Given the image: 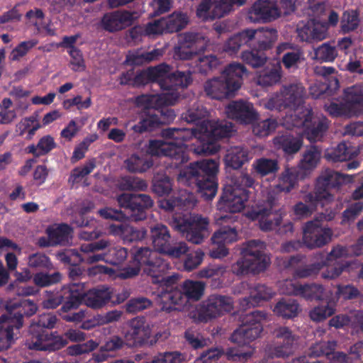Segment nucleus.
Here are the masks:
<instances>
[{
	"label": "nucleus",
	"instance_id": "nucleus-1",
	"mask_svg": "<svg viewBox=\"0 0 363 363\" xmlns=\"http://www.w3.org/2000/svg\"><path fill=\"white\" fill-rule=\"evenodd\" d=\"M218 163L212 159H204L190 163L180 169L179 183L187 186L200 194L204 200H212L218 191L217 173Z\"/></svg>",
	"mask_w": 363,
	"mask_h": 363
},
{
	"label": "nucleus",
	"instance_id": "nucleus-2",
	"mask_svg": "<svg viewBox=\"0 0 363 363\" xmlns=\"http://www.w3.org/2000/svg\"><path fill=\"white\" fill-rule=\"evenodd\" d=\"M192 82L191 72L174 69L172 66L160 63V125L169 124L176 116L169 108L180 96L179 89L186 88Z\"/></svg>",
	"mask_w": 363,
	"mask_h": 363
},
{
	"label": "nucleus",
	"instance_id": "nucleus-3",
	"mask_svg": "<svg viewBox=\"0 0 363 363\" xmlns=\"http://www.w3.org/2000/svg\"><path fill=\"white\" fill-rule=\"evenodd\" d=\"M117 201L121 208L128 211L127 213L111 208H104L99 211V215L106 219L139 222L146 219V210L153 205L150 196L143 194L123 193L117 197Z\"/></svg>",
	"mask_w": 363,
	"mask_h": 363
},
{
	"label": "nucleus",
	"instance_id": "nucleus-4",
	"mask_svg": "<svg viewBox=\"0 0 363 363\" xmlns=\"http://www.w3.org/2000/svg\"><path fill=\"white\" fill-rule=\"evenodd\" d=\"M246 67L241 63L229 64L220 76L207 80L203 86L206 95L211 99L222 100L235 96L241 87Z\"/></svg>",
	"mask_w": 363,
	"mask_h": 363
},
{
	"label": "nucleus",
	"instance_id": "nucleus-5",
	"mask_svg": "<svg viewBox=\"0 0 363 363\" xmlns=\"http://www.w3.org/2000/svg\"><path fill=\"white\" fill-rule=\"evenodd\" d=\"M277 37L274 28L245 29L229 38L223 45V51L233 56L244 46L258 45L261 49H271Z\"/></svg>",
	"mask_w": 363,
	"mask_h": 363
},
{
	"label": "nucleus",
	"instance_id": "nucleus-6",
	"mask_svg": "<svg viewBox=\"0 0 363 363\" xmlns=\"http://www.w3.org/2000/svg\"><path fill=\"white\" fill-rule=\"evenodd\" d=\"M284 123L288 129L303 128V135L311 143L320 141L330 125L326 117L314 116L313 110L307 108L286 116Z\"/></svg>",
	"mask_w": 363,
	"mask_h": 363
},
{
	"label": "nucleus",
	"instance_id": "nucleus-7",
	"mask_svg": "<svg viewBox=\"0 0 363 363\" xmlns=\"http://www.w3.org/2000/svg\"><path fill=\"white\" fill-rule=\"evenodd\" d=\"M152 244L154 249L144 247L138 250L134 255L133 267H128L123 269L121 276L124 279L130 278L138 274L141 266H144V272L150 276L152 282L159 284V247L157 243L159 238V227L156 225L152 228Z\"/></svg>",
	"mask_w": 363,
	"mask_h": 363
},
{
	"label": "nucleus",
	"instance_id": "nucleus-8",
	"mask_svg": "<svg viewBox=\"0 0 363 363\" xmlns=\"http://www.w3.org/2000/svg\"><path fill=\"white\" fill-rule=\"evenodd\" d=\"M183 131V129L177 128H164L160 130L161 137L170 140L168 142L160 140V163L162 162L171 168H178L180 164L188 161L187 145L180 137V133Z\"/></svg>",
	"mask_w": 363,
	"mask_h": 363
},
{
	"label": "nucleus",
	"instance_id": "nucleus-9",
	"mask_svg": "<svg viewBox=\"0 0 363 363\" xmlns=\"http://www.w3.org/2000/svg\"><path fill=\"white\" fill-rule=\"evenodd\" d=\"M209 221L199 214H178L173 217L172 225L189 242L201 244L208 234Z\"/></svg>",
	"mask_w": 363,
	"mask_h": 363
},
{
	"label": "nucleus",
	"instance_id": "nucleus-10",
	"mask_svg": "<svg viewBox=\"0 0 363 363\" xmlns=\"http://www.w3.org/2000/svg\"><path fill=\"white\" fill-rule=\"evenodd\" d=\"M342 102H331L325 105V111L333 117L359 116L363 114V89L352 86L344 90Z\"/></svg>",
	"mask_w": 363,
	"mask_h": 363
},
{
	"label": "nucleus",
	"instance_id": "nucleus-11",
	"mask_svg": "<svg viewBox=\"0 0 363 363\" xmlns=\"http://www.w3.org/2000/svg\"><path fill=\"white\" fill-rule=\"evenodd\" d=\"M267 319L264 311H254L245 315L242 324L231 334L230 340L239 345H245L257 339L263 330L262 320Z\"/></svg>",
	"mask_w": 363,
	"mask_h": 363
},
{
	"label": "nucleus",
	"instance_id": "nucleus-12",
	"mask_svg": "<svg viewBox=\"0 0 363 363\" xmlns=\"http://www.w3.org/2000/svg\"><path fill=\"white\" fill-rule=\"evenodd\" d=\"M303 94L304 88L299 84L284 85L264 102V106L270 111L296 109L303 102Z\"/></svg>",
	"mask_w": 363,
	"mask_h": 363
},
{
	"label": "nucleus",
	"instance_id": "nucleus-13",
	"mask_svg": "<svg viewBox=\"0 0 363 363\" xmlns=\"http://www.w3.org/2000/svg\"><path fill=\"white\" fill-rule=\"evenodd\" d=\"M208 42V38L201 33H184L179 35L178 43L174 48V57L182 60H191L206 50Z\"/></svg>",
	"mask_w": 363,
	"mask_h": 363
},
{
	"label": "nucleus",
	"instance_id": "nucleus-14",
	"mask_svg": "<svg viewBox=\"0 0 363 363\" xmlns=\"http://www.w3.org/2000/svg\"><path fill=\"white\" fill-rule=\"evenodd\" d=\"M180 275L173 273L160 279V311L170 312L178 310L177 305L183 303V294L178 288Z\"/></svg>",
	"mask_w": 363,
	"mask_h": 363
},
{
	"label": "nucleus",
	"instance_id": "nucleus-15",
	"mask_svg": "<svg viewBox=\"0 0 363 363\" xmlns=\"http://www.w3.org/2000/svg\"><path fill=\"white\" fill-rule=\"evenodd\" d=\"M233 308V302L230 296L213 294L201 303L198 311L199 319L206 323L230 312Z\"/></svg>",
	"mask_w": 363,
	"mask_h": 363
},
{
	"label": "nucleus",
	"instance_id": "nucleus-16",
	"mask_svg": "<svg viewBox=\"0 0 363 363\" xmlns=\"http://www.w3.org/2000/svg\"><path fill=\"white\" fill-rule=\"evenodd\" d=\"M275 196L269 195L264 206H257L252 208L248 216L252 220L259 221L260 228L264 231L277 230L281 225L282 214L280 209L274 210L276 206Z\"/></svg>",
	"mask_w": 363,
	"mask_h": 363
},
{
	"label": "nucleus",
	"instance_id": "nucleus-17",
	"mask_svg": "<svg viewBox=\"0 0 363 363\" xmlns=\"http://www.w3.org/2000/svg\"><path fill=\"white\" fill-rule=\"evenodd\" d=\"M6 309V313L1 315V320H9L11 326L20 330L24 325V317L29 318L34 315L38 307L33 301L23 299L7 302Z\"/></svg>",
	"mask_w": 363,
	"mask_h": 363
},
{
	"label": "nucleus",
	"instance_id": "nucleus-18",
	"mask_svg": "<svg viewBox=\"0 0 363 363\" xmlns=\"http://www.w3.org/2000/svg\"><path fill=\"white\" fill-rule=\"evenodd\" d=\"M249 198V191L245 188L228 186L223 189L218 202V208L231 213H238L244 209L245 203Z\"/></svg>",
	"mask_w": 363,
	"mask_h": 363
},
{
	"label": "nucleus",
	"instance_id": "nucleus-19",
	"mask_svg": "<svg viewBox=\"0 0 363 363\" xmlns=\"http://www.w3.org/2000/svg\"><path fill=\"white\" fill-rule=\"evenodd\" d=\"M136 103L138 106H143L148 110V115L138 124L133 127L136 133L152 131L159 127V118L155 111L159 108V95H141L136 98Z\"/></svg>",
	"mask_w": 363,
	"mask_h": 363
},
{
	"label": "nucleus",
	"instance_id": "nucleus-20",
	"mask_svg": "<svg viewBox=\"0 0 363 363\" xmlns=\"http://www.w3.org/2000/svg\"><path fill=\"white\" fill-rule=\"evenodd\" d=\"M332 237V230L323 228L320 220L307 222L303 229V242L309 249L322 247L327 245Z\"/></svg>",
	"mask_w": 363,
	"mask_h": 363
},
{
	"label": "nucleus",
	"instance_id": "nucleus-21",
	"mask_svg": "<svg viewBox=\"0 0 363 363\" xmlns=\"http://www.w3.org/2000/svg\"><path fill=\"white\" fill-rule=\"evenodd\" d=\"M276 337L280 340L277 345L269 346L266 353L269 358H285L292 354L294 351V345L297 337L287 327H280L275 334Z\"/></svg>",
	"mask_w": 363,
	"mask_h": 363
},
{
	"label": "nucleus",
	"instance_id": "nucleus-22",
	"mask_svg": "<svg viewBox=\"0 0 363 363\" xmlns=\"http://www.w3.org/2000/svg\"><path fill=\"white\" fill-rule=\"evenodd\" d=\"M346 177H348V175L341 174L333 169H327L322 172L318 177L315 190L312 194L322 201L329 200L332 197L329 190L339 187L344 182Z\"/></svg>",
	"mask_w": 363,
	"mask_h": 363
},
{
	"label": "nucleus",
	"instance_id": "nucleus-23",
	"mask_svg": "<svg viewBox=\"0 0 363 363\" xmlns=\"http://www.w3.org/2000/svg\"><path fill=\"white\" fill-rule=\"evenodd\" d=\"M282 293L298 296L307 300H320L325 298V289L320 284H301L298 281H286L281 288Z\"/></svg>",
	"mask_w": 363,
	"mask_h": 363
},
{
	"label": "nucleus",
	"instance_id": "nucleus-24",
	"mask_svg": "<svg viewBox=\"0 0 363 363\" xmlns=\"http://www.w3.org/2000/svg\"><path fill=\"white\" fill-rule=\"evenodd\" d=\"M109 245L108 240L101 239L96 242L82 244L79 247L80 252L76 249L69 250L68 252L72 259L74 257L78 259V262L91 264L103 259L104 257L98 255V252L106 250Z\"/></svg>",
	"mask_w": 363,
	"mask_h": 363
},
{
	"label": "nucleus",
	"instance_id": "nucleus-25",
	"mask_svg": "<svg viewBox=\"0 0 363 363\" xmlns=\"http://www.w3.org/2000/svg\"><path fill=\"white\" fill-rule=\"evenodd\" d=\"M152 327L153 325L147 323L143 317L132 319L124 336L126 345L130 347L141 345L151 336Z\"/></svg>",
	"mask_w": 363,
	"mask_h": 363
},
{
	"label": "nucleus",
	"instance_id": "nucleus-26",
	"mask_svg": "<svg viewBox=\"0 0 363 363\" xmlns=\"http://www.w3.org/2000/svg\"><path fill=\"white\" fill-rule=\"evenodd\" d=\"M138 18V13L135 11H116L103 16L101 26L108 32H116L130 26Z\"/></svg>",
	"mask_w": 363,
	"mask_h": 363
},
{
	"label": "nucleus",
	"instance_id": "nucleus-27",
	"mask_svg": "<svg viewBox=\"0 0 363 363\" xmlns=\"http://www.w3.org/2000/svg\"><path fill=\"white\" fill-rule=\"evenodd\" d=\"M300 41L313 43L325 40L327 38V28L315 19L298 23L296 28Z\"/></svg>",
	"mask_w": 363,
	"mask_h": 363
},
{
	"label": "nucleus",
	"instance_id": "nucleus-28",
	"mask_svg": "<svg viewBox=\"0 0 363 363\" xmlns=\"http://www.w3.org/2000/svg\"><path fill=\"white\" fill-rule=\"evenodd\" d=\"M30 340H26V345L30 350L55 351L67 345L62 338H54L50 334L35 329Z\"/></svg>",
	"mask_w": 363,
	"mask_h": 363
},
{
	"label": "nucleus",
	"instance_id": "nucleus-29",
	"mask_svg": "<svg viewBox=\"0 0 363 363\" xmlns=\"http://www.w3.org/2000/svg\"><path fill=\"white\" fill-rule=\"evenodd\" d=\"M226 113L230 118L242 124H252L257 118L252 104L243 100L230 103L226 107Z\"/></svg>",
	"mask_w": 363,
	"mask_h": 363
},
{
	"label": "nucleus",
	"instance_id": "nucleus-30",
	"mask_svg": "<svg viewBox=\"0 0 363 363\" xmlns=\"http://www.w3.org/2000/svg\"><path fill=\"white\" fill-rule=\"evenodd\" d=\"M250 294L240 300L242 310L259 306L261 302L271 299L275 294L273 289L265 284H255L249 286Z\"/></svg>",
	"mask_w": 363,
	"mask_h": 363
},
{
	"label": "nucleus",
	"instance_id": "nucleus-31",
	"mask_svg": "<svg viewBox=\"0 0 363 363\" xmlns=\"http://www.w3.org/2000/svg\"><path fill=\"white\" fill-rule=\"evenodd\" d=\"M113 290L105 286L91 289L84 294L82 300L89 308L98 310L104 308L111 300Z\"/></svg>",
	"mask_w": 363,
	"mask_h": 363
},
{
	"label": "nucleus",
	"instance_id": "nucleus-32",
	"mask_svg": "<svg viewBox=\"0 0 363 363\" xmlns=\"http://www.w3.org/2000/svg\"><path fill=\"white\" fill-rule=\"evenodd\" d=\"M306 257L303 255H296L290 257V258L285 262V267L286 268L294 269V277L296 278H308L315 276L319 273L323 267L326 266V262H318L303 267L299 264L303 262Z\"/></svg>",
	"mask_w": 363,
	"mask_h": 363
},
{
	"label": "nucleus",
	"instance_id": "nucleus-33",
	"mask_svg": "<svg viewBox=\"0 0 363 363\" xmlns=\"http://www.w3.org/2000/svg\"><path fill=\"white\" fill-rule=\"evenodd\" d=\"M188 251L184 242H174L166 225L160 224V255H166L171 258H179Z\"/></svg>",
	"mask_w": 363,
	"mask_h": 363
},
{
	"label": "nucleus",
	"instance_id": "nucleus-34",
	"mask_svg": "<svg viewBox=\"0 0 363 363\" xmlns=\"http://www.w3.org/2000/svg\"><path fill=\"white\" fill-rule=\"evenodd\" d=\"M277 18V10L267 0L256 1L248 11V18L253 23L270 22Z\"/></svg>",
	"mask_w": 363,
	"mask_h": 363
},
{
	"label": "nucleus",
	"instance_id": "nucleus-35",
	"mask_svg": "<svg viewBox=\"0 0 363 363\" xmlns=\"http://www.w3.org/2000/svg\"><path fill=\"white\" fill-rule=\"evenodd\" d=\"M359 151L349 142L342 141L336 147L327 149L325 158L332 162L350 161L356 157Z\"/></svg>",
	"mask_w": 363,
	"mask_h": 363
},
{
	"label": "nucleus",
	"instance_id": "nucleus-36",
	"mask_svg": "<svg viewBox=\"0 0 363 363\" xmlns=\"http://www.w3.org/2000/svg\"><path fill=\"white\" fill-rule=\"evenodd\" d=\"M279 55L283 53L281 62L286 69H296L299 64L304 60L303 52L299 48H293L292 44L284 43L277 49Z\"/></svg>",
	"mask_w": 363,
	"mask_h": 363
},
{
	"label": "nucleus",
	"instance_id": "nucleus-37",
	"mask_svg": "<svg viewBox=\"0 0 363 363\" xmlns=\"http://www.w3.org/2000/svg\"><path fill=\"white\" fill-rule=\"evenodd\" d=\"M265 247L264 242L259 240H250L243 244L241 255L256 263L264 259L267 269L270 264V259L264 253Z\"/></svg>",
	"mask_w": 363,
	"mask_h": 363
},
{
	"label": "nucleus",
	"instance_id": "nucleus-38",
	"mask_svg": "<svg viewBox=\"0 0 363 363\" xmlns=\"http://www.w3.org/2000/svg\"><path fill=\"white\" fill-rule=\"evenodd\" d=\"M321 156V149L317 145L307 147L298 165V170L305 177L311 173L318 165Z\"/></svg>",
	"mask_w": 363,
	"mask_h": 363
},
{
	"label": "nucleus",
	"instance_id": "nucleus-39",
	"mask_svg": "<svg viewBox=\"0 0 363 363\" xmlns=\"http://www.w3.org/2000/svg\"><path fill=\"white\" fill-rule=\"evenodd\" d=\"M208 111L206 108L202 105L194 104L185 113H182V118L189 123L200 124V132L208 131V125L211 121L207 119Z\"/></svg>",
	"mask_w": 363,
	"mask_h": 363
},
{
	"label": "nucleus",
	"instance_id": "nucleus-40",
	"mask_svg": "<svg viewBox=\"0 0 363 363\" xmlns=\"http://www.w3.org/2000/svg\"><path fill=\"white\" fill-rule=\"evenodd\" d=\"M274 144L278 149L282 150L285 155H294L303 146V136L283 134L274 138Z\"/></svg>",
	"mask_w": 363,
	"mask_h": 363
},
{
	"label": "nucleus",
	"instance_id": "nucleus-41",
	"mask_svg": "<svg viewBox=\"0 0 363 363\" xmlns=\"http://www.w3.org/2000/svg\"><path fill=\"white\" fill-rule=\"evenodd\" d=\"M189 23V17L186 13L174 12L167 19L160 18V35L165 33H176L184 29Z\"/></svg>",
	"mask_w": 363,
	"mask_h": 363
},
{
	"label": "nucleus",
	"instance_id": "nucleus-42",
	"mask_svg": "<svg viewBox=\"0 0 363 363\" xmlns=\"http://www.w3.org/2000/svg\"><path fill=\"white\" fill-rule=\"evenodd\" d=\"M264 259L259 263L251 261L247 257H242L232 265V272L238 276L245 275L249 273L258 274L266 269Z\"/></svg>",
	"mask_w": 363,
	"mask_h": 363
},
{
	"label": "nucleus",
	"instance_id": "nucleus-43",
	"mask_svg": "<svg viewBox=\"0 0 363 363\" xmlns=\"http://www.w3.org/2000/svg\"><path fill=\"white\" fill-rule=\"evenodd\" d=\"M109 230L111 234L119 236L127 242L140 240L146 235L145 230L136 229L127 224L111 225Z\"/></svg>",
	"mask_w": 363,
	"mask_h": 363
},
{
	"label": "nucleus",
	"instance_id": "nucleus-44",
	"mask_svg": "<svg viewBox=\"0 0 363 363\" xmlns=\"http://www.w3.org/2000/svg\"><path fill=\"white\" fill-rule=\"evenodd\" d=\"M249 160L248 150L241 146L230 147L224 158L226 167H230L233 169H240Z\"/></svg>",
	"mask_w": 363,
	"mask_h": 363
},
{
	"label": "nucleus",
	"instance_id": "nucleus-45",
	"mask_svg": "<svg viewBox=\"0 0 363 363\" xmlns=\"http://www.w3.org/2000/svg\"><path fill=\"white\" fill-rule=\"evenodd\" d=\"M304 177L296 168H286L280 174L274 188L278 191L289 192L293 189L299 179Z\"/></svg>",
	"mask_w": 363,
	"mask_h": 363
},
{
	"label": "nucleus",
	"instance_id": "nucleus-46",
	"mask_svg": "<svg viewBox=\"0 0 363 363\" xmlns=\"http://www.w3.org/2000/svg\"><path fill=\"white\" fill-rule=\"evenodd\" d=\"M158 56V49L145 51L143 48H138L128 52L125 62L129 65L141 66L155 60Z\"/></svg>",
	"mask_w": 363,
	"mask_h": 363
},
{
	"label": "nucleus",
	"instance_id": "nucleus-47",
	"mask_svg": "<svg viewBox=\"0 0 363 363\" xmlns=\"http://www.w3.org/2000/svg\"><path fill=\"white\" fill-rule=\"evenodd\" d=\"M46 233L55 245H65L72 238V229L65 223L55 224L49 226Z\"/></svg>",
	"mask_w": 363,
	"mask_h": 363
},
{
	"label": "nucleus",
	"instance_id": "nucleus-48",
	"mask_svg": "<svg viewBox=\"0 0 363 363\" xmlns=\"http://www.w3.org/2000/svg\"><path fill=\"white\" fill-rule=\"evenodd\" d=\"M304 201L306 203L300 201L294 206V213L299 219L310 217L319 204L323 205L322 201L312 193L306 195Z\"/></svg>",
	"mask_w": 363,
	"mask_h": 363
},
{
	"label": "nucleus",
	"instance_id": "nucleus-49",
	"mask_svg": "<svg viewBox=\"0 0 363 363\" xmlns=\"http://www.w3.org/2000/svg\"><path fill=\"white\" fill-rule=\"evenodd\" d=\"M205 284L199 281H192L187 279L182 285V292L183 294V303L182 305H177L179 308L177 311L181 309L186 300L198 301L199 300L204 293Z\"/></svg>",
	"mask_w": 363,
	"mask_h": 363
},
{
	"label": "nucleus",
	"instance_id": "nucleus-50",
	"mask_svg": "<svg viewBox=\"0 0 363 363\" xmlns=\"http://www.w3.org/2000/svg\"><path fill=\"white\" fill-rule=\"evenodd\" d=\"M196 203V200L192 194L182 195L179 197H170L169 199H160V208L166 211H173L174 208L189 209Z\"/></svg>",
	"mask_w": 363,
	"mask_h": 363
},
{
	"label": "nucleus",
	"instance_id": "nucleus-51",
	"mask_svg": "<svg viewBox=\"0 0 363 363\" xmlns=\"http://www.w3.org/2000/svg\"><path fill=\"white\" fill-rule=\"evenodd\" d=\"M282 77L281 67L279 64L273 65L264 69L257 77V84L268 87L278 84Z\"/></svg>",
	"mask_w": 363,
	"mask_h": 363
},
{
	"label": "nucleus",
	"instance_id": "nucleus-52",
	"mask_svg": "<svg viewBox=\"0 0 363 363\" xmlns=\"http://www.w3.org/2000/svg\"><path fill=\"white\" fill-rule=\"evenodd\" d=\"M250 50H245L241 54L242 61L253 68L262 67L266 61L267 56L264 51L269 49H261L257 46H247Z\"/></svg>",
	"mask_w": 363,
	"mask_h": 363
},
{
	"label": "nucleus",
	"instance_id": "nucleus-53",
	"mask_svg": "<svg viewBox=\"0 0 363 363\" xmlns=\"http://www.w3.org/2000/svg\"><path fill=\"white\" fill-rule=\"evenodd\" d=\"M68 286H62L57 291H45L42 306L44 308L55 309L67 298Z\"/></svg>",
	"mask_w": 363,
	"mask_h": 363
},
{
	"label": "nucleus",
	"instance_id": "nucleus-54",
	"mask_svg": "<svg viewBox=\"0 0 363 363\" xmlns=\"http://www.w3.org/2000/svg\"><path fill=\"white\" fill-rule=\"evenodd\" d=\"M0 323L4 324L0 327V351H1L11 346L14 338H17L20 334V330L11 326L9 320H1V316H0Z\"/></svg>",
	"mask_w": 363,
	"mask_h": 363
},
{
	"label": "nucleus",
	"instance_id": "nucleus-55",
	"mask_svg": "<svg viewBox=\"0 0 363 363\" xmlns=\"http://www.w3.org/2000/svg\"><path fill=\"white\" fill-rule=\"evenodd\" d=\"M159 82V65L149 67L136 73L133 80V86L139 87L150 83Z\"/></svg>",
	"mask_w": 363,
	"mask_h": 363
},
{
	"label": "nucleus",
	"instance_id": "nucleus-56",
	"mask_svg": "<svg viewBox=\"0 0 363 363\" xmlns=\"http://www.w3.org/2000/svg\"><path fill=\"white\" fill-rule=\"evenodd\" d=\"M337 342L335 340L320 341L312 344L307 352V355L310 358H316L321 356L327 357L335 350Z\"/></svg>",
	"mask_w": 363,
	"mask_h": 363
},
{
	"label": "nucleus",
	"instance_id": "nucleus-57",
	"mask_svg": "<svg viewBox=\"0 0 363 363\" xmlns=\"http://www.w3.org/2000/svg\"><path fill=\"white\" fill-rule=\"evenodd\" d=\"M233 125L231 122L226 121L213 122L210 127L208 126V131L203 133H208V136L214 140L229 138L233 131Z\"/></svg>",
	"mask_w": 363,
	"mask_h": 363
},
{
	"label": "nucleus",
	"instance_id": "nucleus-58",
	"mask_svg": "<svg viewBox=\"0 0 363 363\" xmlns=\"http://www.w3.org/2000/svg\"><path fill=\"white\" fill-rule=\"evenodd\" d=\"M238 237V231L235 226L223 225L213 233L211 240L218 245H225L235 242Z\"/></svg>",
	"mask_w": 363,
	"mask_h": 363
},
{
	"label": "nucleus",
	"instance_id": "nucleus-59",
	"mask_svg": "<svg viewBox=\"0 0 363 363\" xmlns=\"http://www.w3.org/2000/svg\"><path fill=\"white\" fill-rule=\"evenodd\" d=\"M274 312L284 318H293L298 315V304L295 300L282 298L275 305Z\"/></svg>",
	"mask_w": 363,
	"mask_h": 363
},
{
	"label": "nucleus",
	"instance_id": "nucleus-60",
	"mask_svg": "<svg viewBox=\"0 0 363 363\" xmlns=\"http://www.w3.org/2000/svg\"><path fill=\"white\" fill-rule=\"evenodd\" d=\"M124 163L126 169L133 173L145 172L153 165L152 159H144L136 154L128 157Z\"/></svg>",
	"mask_w": 363,
	"mask_h": 363
},
{
	"label": "nucleus",
	"instance_id": "nucleus-61",
	"mask_svg": "<svg viewBox=\"0 0 363 363\" xmlns=\"http://www.w3.org/2000/svg\"><path fill=\"white\" fill-rule=\"evenodd\" d=\"M360 22L359 13L357 10L345 11L340 19V30L343 34L357 30Z\"/></svg>",
	"mask_w": 363,
	"mask_h": 363
},
{
	"label": "nucleus",
	"instance_id": "nucleus-62",
	"mask_svg": "<svg viewBox=\"0 0 363 363\" xmlns=\"http://www.w3.org/2000/svg\"><path fill=\"white\" fill-rule=\"evenodd\" d=\"M196 71L201 74H207L216 69L221 64L220 58L215 55L199 56L195 62Z\"/></svg>",
	"mask_w": 363,
	"mask_h": 363
},
{
	"label": "nucleus",
	"instance_id": "nucleus-63",
	"mask_svg": "<svg viewBox=\"0 0 363 363\" xmlns=\"http://www.w3.org/2000/svg\"><path fill=\"white\" fill-rule=\"evenodd\" d=\"M110 245L106 248L107 252L104 253H98L104 257L100 261L108 262L113 265H118L122 263L128 256L127 250L122 247H111Z\"/></svg>",
	"mask_w": 363,
	"mask_h": 363
},
{
	"label": "nucleus",
	"instance_id": "nucleus-64",
	"mask_svg": "<svg viewBox=\"0 0 363 363\" xmlns=\"http://www.w3.org/2000/svg\"><path fill=\"white\" fill-rule=\"evenodd\" d=\"M62 275L59 272L50 274L47 272L36 273L33 278V283L39 287H48L57 284L62 280Z\"/></svg>",
	"mask_w": 363,
	"mask_h": 363
}]
</instances>
